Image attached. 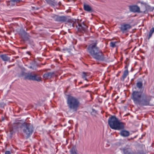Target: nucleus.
Here are the masks:
<instances>
[{
    "label": "nucleus",
    "mask_w": 154,
    "mask_h": 154,
    "mask_svg": "<svg viewBox=\"0 0 154 154\" xmlns=\"http://www.w3.org/2000/svg\"><path fill=\"white\" fill-rule=\"evenodd\" d=\"M55 20L56 21L61 22H66L68 21L67 18L64 16H56Z\"/></svg>",
    "instance_id": "obj_7"
},
{
    "label": "nucleus",
    "mask_w": 154,
    "mask_h": 154,
    "mask_svg": "<svg viewBox=\"0 0 154 154\" xmlns=\"http://www.w3.org/2000/svg\"><path fill=\"white\" fill-rule=\"evenodd\" d=\"M67 103L69 108L73 112L76 111L77 110L79 102L76 98L69 96L67 98Z\"/></svg>",
    "instance_id": "obj_3"
},
{
    "label": "nucleus",
    "mask_w": 154,
    "mask_h": 154,
    "mask_svg": "<svg viewBox=\"0 0 154 154\" xmlns=\"http://www.w3.org/2000/svg\"><path fill=\"white\" fill-rule=\"evenodd\" d=\"M139 153L140 154H146V153L144 152L143 151H140L139 152Z\"/></svg>",
    "instance_id": "obj_28"
},
{
    "label": "nucleus",
    "mask_w": 154,
    "mask_h": 154,
    "mask_svg": "<svg viewBox=\"0 0 154 154\" xmlns=\"http://www.w3.org/2000/svg\"><path fill=\"white\" fill-rule=\"evenodd\" d=\"M124 154H130V152L125 150H124Z\"/></svg>",
    "instance_id": "obj_25"
},
{
    "label": "nucleus",
    "mask_w": 154,
    "mask_h": 154,
    "mask_svg": "<svg viewBox=\"0 0 154 154\" xmlns=\"http://www.w3.org/2000/svg\"><path fill=\"white\" fill-rule=\"evenodd\" d=\"M20 34L23 38L24 39L28 38L29 34L26 33L24 30H23L21 31Z\"/></svg>",
    "instance_id": "obj_14"
},
{
    "label": "nucleus",
    "mask_w": 154,
    "mask_h": 154,
    "mask_svg": "<svg viewBox=\"0 0 154 154\" xmlns=\"http://www.w3.org/2000/svg\"><path fill=\"white\" fill-rule=\"evenodd\" d=\"M128 66H125V70H128Z\"/></svg>",
    "instance_id": "obj_29"
},
{
    "label": "nucleus",
    "mask_w": 154,
    "mask_h": 154,
    "mask_svg": "<svg viewBox=\"0 0 154 154\" xmlns=\"http://www.w3.org/2000/svg\"><path fill=\"white\" fill-rule=\"evenodd\" d=\"M97 41H94L89 45L87 49V51L94 58L98 60L103 61L105 58L102 51L97 46Z\"/></svg>",
    "instance_id": "obj_1"
},
{
    "label": "nucleus",
    "mask_w": 154,
    "mask_h": 154,
    "mask_svg": "<svg viewBox=\"0 0 154 154\" xmlns=\"http://www.w3.org/2000/svg\"><path fill=\"white\" fill-rule=\"evenodd\" d=\"M137 87L139 89H141L143 87V83L141 82H138L136 84Z\"/></svg>",
    "instance_id": "obj_20"
},
{
    "label": "nucleus",
    "mask_w": 154,
    "mask_h": 154,
    "mask_svg": "<svg viewBox=\"0 0 154 154\" xmlns=\"http://www.w3.org/2000/svg\"><path fill=\"white\" fill-rule=\"evenodd\" d=\"M129 9L130 11L131 12L138 13L140 12V8L136 5L129 6Z\"/></svg>",
    "instance_id": "obj_10"
},
{
    "label": "nucleus",
    "mask_w": 154,
    "mask_h": 154,
    "mask_svg": "<svg viewBox=\"0 0 154 154\" xmlns=\"http://www.w3.org/2000/svg\"><path fill=\"white\" fill-rule=\"evenodd\" d=\"M32 75L31 73H27L25 76V79L31 80Z\"/></svg>",
    "instance_id": "obj_22"
},
{
    "label": "nucleus",
    "mask_w": 154,
    "mask_h": 154,
    "mask_svg": "<svg viewBox=\"0 0 154 154\" xmlns=\"http://www.w3.org/2000/svg\"><path fill=\"white\" fill-rule=\"evenodd\" d=\"M71 154H77V150L75 147H73L70 150Z\"/></svg>",
    "instance_id": "obj_19"
},
{
    "label": "nucleus",
    "mask_w": 154,
    "mask_h": 154,
    "mask_svg": "<svg viewBox=\"0 0 154 154\" xmlns=\"http://www.w3.org/2000/svg\"><path fill=\"white\" fill-rule=\"evenodd\" d=\"M119 134L121 136L123 137H127L130 135L129 132L126 130H122L120 132Z\"/></svg>",
    "instance_id": "obj_11"
},
{
    "label": "nucleus",
    "mask_w": 154,
    "mask_h": 154,
    "mask_svg": "<svg viewBox=\"0 0 154 154\" xmlns=\"http://www.w3.org/2000/svg\"><path fill=\"white\" fill-rule=\"evenodd\" d=\"M54 75V73L53 72H47L44 74L43 77L45 79H49L51 78Z\"/></svg>",
    "instance_id": "obj_13"
},
{
    "label": "nucleus",
    "mask_w": 154,
    "mask_h": 154,
    "mask_svg": "<svg viewBox=\"0 0 154 154\" xmlns=\"http://www.w3.org/2000/svg\"><path fill=\"white\" fill-rule=\"evenodd\" d=\"M151 99L149 96L144 94L138 105L143 106L149 105Z\"/></svg>",
    "instance_id": "obj_6"
},
{
    "label": "nucleus",
    "mask_w": 154,
    "mask_h": 154,
    "mask_svg": "<svg viewBox=\"0 0 154 154\" xmlns=\"http://www.w3.org/2000/svg\"><path fill=\"white\" fill-rule=\"evenodd\" d=\"M23 131V135L26 138H28L32 134L33 130L32 125L30 123L25 122L20 127Z\"/></svg>",
    "instance_id": "obj_4"
},
{
    "label": "nucleus",
    "mask_w": 154,
    "mask_h": 154,
    "mask_svg": "<svg viewBox=\"0 0 154 154\" xmlns=\"http://www.w3.org/2000/svg\"><path fill=\"white\" fill-rule=\"evenodd\" d=\"M154 32V27H152L151 28V29L150 30L149 35V37H148V39H149L152 36V34Z\"/></svg>",
    "instance_id": "obj_21"
},
{
    "label": "nucleus",
    "mask_w": 154,
    "mask_h": 154,
    "mask_svg": "<svg viewBox=\"0 0 154 154\" xmlns=\"http://www.w3.org/2000/svg\"><path fill=\"white\" fill-rule=\"evenodd\" d=\"M84 10L90 12L92 11V8L89 5H84Z\"/></svg>",
    "instance_id": "obj_17"
},
{
    "label": "nucleus",
    "mask_w": 154,
    "mask_h": 154,
    "mask_svg": "<svg viewBox=\"0 0 154 154\" xmlns=\"http://www.w3.org/2000/svg\"><path fill=\"white\" fill-rule=\"evenodd\" d=\"M5 154H11V152L10 151H6L5 152Z\"/></svg>",
    "instance_id": "obj_26"
},
{
    "label": "nucleus",
    "mask_w": 154,
    "mask_h": 154,
    "mask_svg": "<svg viewBox=\"0 0 154 154\" xmlns=\"http://www.w3.org/2000/svg\"><path fill=\"white\" fill-rule=\"evenodd\" d=\"M50 4H51V5L53 6H54L56 5V3L55 2H52L51 3H50Z\"/></svg>",
    "instance_id": "obj_27"
},
{
    "label": "nucleus",
    "mask_w": 154,
    "mask_h": 154,
    "mask_svg": "<svg viewBox=\"0 0 154 154\" xmlns=\"http://www.w3.org/2000/svg\"><path fill=\"white\" fill-rule=\"evenodd\" d=\"M108 123L112 129L115 130H120L123 129L125 124L121 122L115 116H112L108 119Z\"/></svg>",
    "instance_id": "obj_2"
},
{
    "label": "nucleus",
    "mask_w": 154,
    "mask_h": 154,
    "mask_svg": "<svg viewBox=\"0 0 154 154\" xmlns=\"http://www.w3.org/2000/svg\"><path fill=\"white\" fill-rule=\"evenodd\" d=\"M78 24V26H77L79 30L82 32H86L87 28V26L84 24Z\"/></svg>",
    "instance_id": "obj_9"
},
{
    "label": "nucleus",
    "mask_w": 154,
    "mask_h": 154,
    "mask_svg": "<svg viewBox=\"0 0 154 154\" xmlns=\"http://www.w3.org/2000/svg\"><path fill=\"white\" fill-rule=\"evenodd\" d=\"M144 94L142 92L138 91L133 92L131 98L135 105H138Z\"/></svg>",
    "instance_id": "obj_5"
},
{
    "label": "nucleus",
    "mask_w": 154,
    "mask_h": 154,
    "mask_svg": "<svg viewBox=\"0 0 154 154\" xmlns=\"http://www.w3.org/2000/svg\"><path fill=\"white\" fill-rule=\"evenodd\" d=\"M87 73L86 72H83L82 74V79H84V80H85L87 81V80L86 78V76L87 75Z\"/></svg>",
    "instance_id": "obj_23"
},
{
    "label": "nucleus",
    "mask_w": 154,
    "mask_h": 154,
    "mask_svg": "<svg viewBox=\"0 0 154 154\" xmlns=\"http://www.w3.org/2000/svg\"><path fill=\"white\" fill-rule=\"evenodd\" d=\"M131 27L129 24H123L121 25L120 29L123 32H125L128 31Z\"/></svg>",
    "instance_id": "obj_8"
},
{
    "label": "nucleus",
    "mask_w": 154,
    "mask_h": 154,
    "mask_svg": "<svg viewBox=\"0 0 154 154\" xmlns=\"http://www.w3.org/2000/svg\"><path fill=\"white\" fill-rule=\"evenodd\" d=\"M31 80L40 82L41 81V77L40 76H37L36 74H34L32 75Z\"/></svg>",
    "instance_id": "obj_12"
},
{
    "label": "nucleus",
    "mask_w": 154,
    "mask_h": 154,
    "mask_svg": "<svg viewBox=\"0 0 154 154\" xmlns=\"http://www.w3.org/2000/svg\"><path fill=\"white\" fill-rule=\"evenodd\" d=\"M0 57L4 61H7L10 60V58L7 55L2 54L0 55Z\"/></svg>",
    "instance_id": "obj_15"
},
{
    "label": "nucleus",
    "mask_w": 154,
    "mask_h": 154,
    "mask_svg": "<svg viewBox=\"0 0 154 154\" xmlns=\"http://www.w3.org/2000/svg\"><path fill=\"white\" fill-rule=\"evenodd\" d=\"M128 74V70H125L124 71L123 75H122V79L123 81H124L125 79L126 78V76Z\"/></svg>",
    "instance_id": "obj_18"
},
{
    "label": "nucleus",
    "mask_w": 154,
    "mask_h": 154,
    "mask_svg": "<svg viewBox=\"0 0 154 154\" xmlns=\"http://www.w3.org/2000/svg\"><path fill=\"white\" fill-rule=\"evenodd\" d=\"M21 0H11V1L13 2H19Z\"/></svg>",
    "instance_id": "obj_24"
},
{
    "label": "nucleus",
    "mask_w": 154,
    "mask_h": 154,
    "mask_svg": "<svg viewBox=\"0 0 154 154\" xmlns=\"http://www.w3.org/2000/svg\"><path fill=\"white\" fill-rule=\"evenodd\" d=\"M119 42L118 41L111 42L110 43V46L112 48H115L118 46Z\"/></svg>",
    "instance_id": "obj_16"
}]
</instances>
